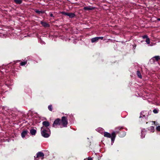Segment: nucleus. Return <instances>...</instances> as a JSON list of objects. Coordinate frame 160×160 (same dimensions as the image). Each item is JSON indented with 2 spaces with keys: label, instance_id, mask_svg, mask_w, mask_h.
Returning <instances> with one entry per match:
<instances>
[{
  "label": "nucleus",
  "instance_id": "f257e3e1",
  "mask_svg": "<svg viewBox=\"0 0 160 160\" xmlns=\"http://www.w3.org/2000/svg\"><path fill=\"white\" fill-rule=\"evenodd\" d=\"M123 128V127L120 126L118 127L115 128V133L119 134V136L120 137H123L126 135V132L125 131H121Z\"/></svg>",
  "mask_w": 160,
  "mask_h": 160
},
{
  "label": "nucleus",
  "instance_id": "f03ea898",
  "mask_svg": "<svg viewBox=\"0 0 160 160\" xmlns=\"http://www.w3.org/2000/svg\"><path fill=\"white\" fill-rule=\"evenodd\" d=\"M41 133L42 136L45 138L49 137L51 134V132L49 128L44 129L42 128L41 129Z\"/></svg>",
  "mask_w": 160,
  "mask_h": 160
},
{
  "label": "nucleus",
  "instance_id": "7ed1b4c3",
  "mask_svg": "<svg viewBox=\"0 0 160 160\" xmlns=\"http://www.w3.org/2000/svg\"><path fill=\"white\" fill-rule=\"evenodd\" d=\"M104 136L106 137L111 138L112 142L113 143L116 137V134L115 132H112L111 134L107 132H104Z\"/></svg>",
  "mask_w": 160,
  "mask_h": 160
},
{
  "label": "nucleus",
  "instance_id": "20e7f679",
  "mask_svg": "<svg viewBox=\"0 0 160 160\" xmlns=\"http://www.w3.org/2000/svg\"><path fill=\"white\" fill-rule=\"evenodd\" d=\"M61 120V125L63 127H67L68 124V119L65 116H63L62 117Z\"/></svg>",
  "mask_w": 160,
  "mask_h": 160
},
{
  "label": "nucleus",
  "instance_id": "39448f33",
  "mask_svg": "<svg viewBox=\"0 0 160 160\" xmlns=\"http://www.w3.org/2000/svg\"><path fill=\"white\" fill-rule=\"evenodd\" d=\"M160 60V56H156L152 58L149 60V62L151 64L154 63L155 62L158 63L159 61Z\"/></svg>",
  "mask_w": 160,
  "mask_h": 160
},
{
  "label": "nucleus",
  "instance_id": "423d86ee",
  "mask_svg": "<svg viewBox=\"0 0 160 160\" xmlns=\"http://www.w3.org/2000/svg\"><path fill=\"white\" fill-rule=\"evenodd\" d=\"M61 125V120L60 119L58 118L54 121L52 124V127L55 128H57L58 125Z\"/></svg>",
  "mask_w": 160,
  "mask_h": 160
},
{
  "label": "nucleus",
  "instance_id": "0eeeda50",
  "mask_svg": "<svg viewBox=\"0 0 160 160\" xmlns=\"http://www.w3.org/2000/svg\"><path fill=\"white\" fill-rule=\"evenodd\" d=\"M44 156V153L41 152H38L36 155V157H34L35 160H39L38 159L39 158H41L42 159L43 158V157Z\"/></svg>",
  "mask_w": 160,
  "mask_h": 160
},
{
  "label": "nucleus",
  "instance_id": "6e6552de",
  "mask_svg": "<svg viewBox=\"0 0 160 160\" xmlns=\"http://www.w3.org/2000/svg\"><path fill=\"white\" fill-rule=\"evenodd\" d=\"M42 124L43 125V126L41 127V128H44V129L46 128H48V127L50 125L49 122L48 121H44L42 123Z\"/></svg>",
  "mask_w": 160,
  "mask_h": 160
},
{
  "label": "nucleus",
  "instance_id": "1a4fd4ad",
  "mask_svg": "<svg viewBox=\"0 0 160 160\" xmlns=\"http://www.w3.org/2000/svg\"><path fill=\"white\" fill-rule=\"evenodd\" d=\"M94 7L89 6L88 7H84L83 8V9L86 11L92 10L94 9Z\"/></svg>",
  "mask_w": 160,
  "mask_h": 160
},
{
  "label": "nucleus",
  "instance_id": "9d476101",
  "mask_svg": "<svg viewBox=\"0 0 160 160\" xmlns=\"http://www.w3.org/2000/svg\"><path fill=\"white\" fill-rule=\"evenodd\" d=\"M40 23L45 28L49 27L50 25L46 22H43L42 21H41Z\"/></svg>",
  "mask_w": 160,
  "mask_h": 160
},
{
  "label": "nucleus",
  "instance_id": "9b49d317",
  "mask_svg": "<svg viewBox=\"0 0 160 160\" xmlns=\"http://www.w3.org/2000/svg\"><path fill=\"white\" fill-rule=\"evenodd\" d=\"M34 12L37 13L40 15V14H42L44 13L45 12L44 11H40L37 9H34Z\"/></svg>",
  "mask_w": 160,
  "mask_h": 160
},
{
  "label": "nucleus",
  "instance_id": "f8f14e48",
  "mask_svg": "<svg viewBox=\"0 0 160 160\" xmlns=\"http://www.w3.org/2000/svg\"><path fill=\"white\" fill-rule=\"evenodd\" d=\"M28 133V132L27 130L23 131L21 133V136L22 138L25 137V136Z\"/></svg>",
  "mask_w": 160,
  "mask_h": 160
},
{
  "label": "nucleus",
  "instance_id": "ddd939ff",
  "mask_svg": "<svg viewBox=\"0 0 160 160\" xmlns=\"http://www.w3.org/2000/svg\"><path fill=\"white\" fill-rule=\"evenodd\" d=\"M36 132V130L34 129L33 128H32L30 130V133L32 135H35Z\"/></svg>",
  "mask_w": 160,
  "mask_h": 160
},
{
  "label": "nucleus",
  "instance_id": "4468645a",
  "mask_svg": "<svg viewBox=\"0 0 160 160\" xmlns=\"http://www.w3.org/2000/svg\"><path fill=\"white\" fill-rule=\"evenodd\" d=\"M67 16L70 18H72L75 16V14L74 13H68Z\"/></svg>",
  "mask_w": 160,
  "mask_h": 160
},
{
  "label": "nucleus",
  "instance_id": "2eb2a0df",
  "mask_svg": "<svg viewBox=\"0 0 160 160\" xmlns=\"http://www.w3.org/2000/svg\"><path fill=\"white\" fill-rule=\"evenodd\" d=\"M98 40V37H96L91 39V42L92 43L95 42Z\"/></svg>",
  "mask_w": 160,
  "mask_h": 160
},
{
  "label": "nucleus",
  "instance_id": "dca6fc26",
  "mask_svg": "<svg viewBox=\"0 0 160 160\" xmlns=\"http://www.w3.org/2000/svg\"><path fill=\"white\" fill-rule=\"evenodd\" d=\"M14 1L17 4H21L22 2V0H14Z\"/></svg>",
  "mask_w": 160,
  "mask_h": 160
},
{
  "label": "nucleus",
  "instance_id": "f3484780",
  "mask_svg": "<svg viewBox=\"0 0 160 160\" xmlns=\"http://www.w3.org/2000/svg\"><path fill=\"white\" fill-rule=\"evenodd\" d=\"M148 130L150 131L151 132H154V127L152 126L148 128Z\"/></svg>",
  "mask_w": 160,
  "mask_h": 160
},
{
  "label": "nucleus",
  "instance_id": "a211bd4d",
  "mask_svg": "<svg viewBox=\"0 0 160 160\" xmlns=\"http://www.w3.org/2000/svg\"><path fill=\"white\" fill-rule=\"evenodd\" d=\"M137 74L138 78H142V76L141 75V74L139 71H137Z\"/></svg>",
  "mask_w": 160,
  "mask_h": 160
},
{
  "label": "nucleus",
  "instance_id": "6ab92c4d",
  "mask_svg": "<svg viewBox=\"0 0 160 160\" xmlns=\"http://www.w3.org/2000/svg\"><path fill=\"white\" fill-rule=\"evenodd\" d=\"M27 61L22 62L20 63V65L22 66H24L25 64H26L27 63Z\"/></svg>",
  "mask_w": 160,
  "mask_h": 160
},
{
  "label": "nucleus",
  "instance_id": "aec40b11",
  "mask_svg": "<svg viewBox=\"0 0 160 160\" xmlns=\"http://www.w3.org/2000/svg\"><path fill=\"white\" fill-rule=\"evenodd\" d=\"M48 109L51 111H52V105H49L48 107Z\"/></svg>",
  "mask_w": 160,
  "mask_h": 160
},
{
  "label": "nucleus",
  "instance_id": "412c9836",
  "mask_svg": "<svg viewBox=\"0 0 160 160\" xmlns=\"http://www.w3.org/2000/svg\"><path fill=\"white\" fill-rule=\"evenodd\" d=\"M153 112L154 113H155V114H156V113H158V109H154L153 111Z\"/></svg>",
  "mask_w": 160,
  "mask_h": 160
},
{
  "label": "nucleus",
  "instance_id": "4be33fe9",
  "mask_svg": "<svg viewBox=\"0 0 160 160\" xmlns=\"http://www.w3.org/2000/svg\"><path fill=\"white\" fill-rule=\"evenodd\" d=\"M146 42L148 44H149L150 43V39L148 38H147V39H146Z\"/></svg>",
  "mask_w": 160,
  "mask_h": 160
},
{
  "label": "nucleus",
  "instance_id": "5701e85b",
  "mask_svg": "<svg viewBox=\"0 0 160 160\" xmlns=\"http://www.w3.org/2000/svg\"><path fill=\"white\" fill-rule=\"evenodd\" d=\"M68 12H66L64 11H62V12H60V13L61 14H62L64 15H67V14H68Z\"/></svg>",
  "mask_w": 160,
  "mask_h": 160
},
{
  "label": "nucleus",
  "instance_id": "b1692460",
  "mask_svg": "<svg viewBox=\"0 0 160 160\" xmlns=\"http://www.w3.org/2000/svg\"><path fill=\"white\" fill-rule=\"evenodd\" d=\"M157 130L158 132H160V126H158L156 127Z\"/></svg>",
  "mask_w": 160,
  "mask_h": 160
},
{
  "label": "nucleus",
  "instance_id": "393cba45",
  "mask_svg": "<svg viewBox=\"0 0 160 160\" xmlns=\"http://www.w3.org/2000/svg\"><path fill=\"white\" fill-rule=\"evenodd\" d=\"M148 38V37L147 36V35H144L142 36V38L144 39H145V38H146V39H147V38Z\"/></svg>",
  "mask_w": 160,
  "mask_h": 160
},
{
  "label": "nucleus",
  "instance_id": "a878e982",
  "mask_svg": "<svg viewBox=\"0 0 160 160\" xmlns=\"http://www.w3.org/2000/svg\"><path fill=\"white\" fill-rule=\"evenodd\" d=\"M84 160H93L92 158L90 157H88L87 160V158L84 159Z\"/></svg>",
  "mask_w": 160,
  "mask_h": 160
},
{
  "label": "nucleus",
  "instance_id": "bb28decb",
  "mask_svg": "<svg viewBox=\"0 0 160 160\" xmlns=\"http://www.w3.org/2000/svg\"><path fill=\"white\" fill-rule=\"evenodd\" d=\"M152 122L156 126L158 124V122L156 121H152Z\"/></svg>",
  "mask_w": 160,
  "mask_h": 160
},
{
  "label": "nucleus",
  "instance_id": "cd10ccee",
  "mask_svg": "<svg viewBox=\"0 0 160 160\" xmlns=\"http://www.w3.org/2000/svg\"><path fill=\"white\" fill-rule=\"evenodd\" d=\"M98 39H101L102 40L103 38V37H98Z\"/></svg>",
  "mask_w": 160,
  "mask_h": 160
},
{
  "label": "nucleus",
  "instance_id": "c85d7f7f",
  "mask_svg": "<svg viewBox=\"0 0 160 160\" xmlns=\"http://www.w3.org/2000/svg\"><path fill=\"white\" fill-rule=\"evenodd\" d=\"M50 16L51 17H54V16H53V14L52 13H50Z\"/></svg>",
  "mask_w": 160,
  "mask_h": 160
},
{
  "label": "nucleus",
  "instance_id": "c756f323",
  "mask_svg": "<svg viewBox=\"0 0 160 160\" xmlns=\"http://www.w3.org/2000/svg\"><path fill=\"white\" fill-rule=\"evenodd\" d=\"M143 133L144 132H143V131H142V136L144 135L143 134Z\"/></svg>",
  "mask_w": 160,
  "mask_h": 160
},
{
  "label": "nucleus",
  "instance_id": "7c9ffc66",
  "mask_svg": "<svg viewBox=\"0 0 160 160\" xmlns=\"http://www.w3.org/2000/svg\"><path fill=\"white\" fill-rule=\"evenodd\" d=\"M157 20H158V21H160V18H158L157 19Z\"/></svg>",
  "mask_w": 160,
  "mask_h": 160
},
{
  "label": "nucleus",
  "instance_id": "2f4dec72",
  "mask_svg": "<svg viewBox=\"0 0 160 160\" xmlns=\"http://www.w3.org/2000/svg\"><path fill=\"white\" fill-rule=\"evenodd\" d=\"M17 62H14V63L13 64H15Z\"/></svg>",
  "mask_w": 160,
  "mask_h": 160
},
{
  "label": "nucleus",
  "instance_id": "473e14b6",
  "mask_svg": "<svg viewBox=\"0 0 160 160\" xmlns=\"http://www.w3.org/2000/svg\"><path fill=\"white\" fill-rule=\"evenodd\" d=\"M141 117H142V116H140V117H139V118H141Z\"/></svg>",
  "mask_w": 160,
  "mask_h": 160
},
{
  "label": "nucleus",
  "instance_id": "72a5a7b5",
  "mask_svg": "<svg viewBox=\"0 0 160 160\" xmlns=\"http://www.w3.org/2000/svg\"><path fill=\"white\" fill-rule=\"evenodd\" d=\"M143 117H145V115H143Z\"/></svg>",
  "mask_w": 160,
  "mask_h": 160
},
{
  "label": "nucleus",
  "instance_id": "f704fd0d",
  "mask_svg": "<svg viewBox=\"0 0 160 160\" xmlns=\"http://www.w3.org/2000/svg\"><path fill=\"white\" fill-rule=\"evenodd\" d=\"M19 61H18L17 62H19Z\"/></svg>",
  "mask_w": 160,
  "mask_h": 160
},
{
  "label": "nucleus",
  "instance_id": "c9c22d12",
  "mask_svg": "<svg viewBox=\"0 0 160 160\" xmlns=\"http://www.w3.org/2000/svg\"><path fill=\"white\" fill-rule=\"evenodd\" d=\"M144 137H145V135H144V136H143V138H144Z\"/></svg>",
  "mask_w": 160,
  "mask_h": 160
},
{
  "label": "nucleus",
  "instance_id": "e433bc0d",
  "mask_svg": "<svg viewBox=\"0 0 160 160\" xmlns=\"http://www.w3.org/2000/svg\"><path fill=\"white\" fill-rule=\"evenodd\" d=\"M148 123V122H147L146 123L147 124Z\"/></svg>",
  "mask_w": 160,
  "mask_h": 160
}]
</instances>
